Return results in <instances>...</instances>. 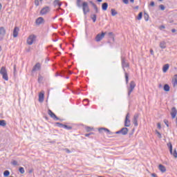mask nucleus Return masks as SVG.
Here are the masks:
<instances>
[{"instance_id":"obj_1","label":"nucleus","mask_w":177,"mask_h":177,"mask_svg":"<svg viewBox=\"0 0 177 177\" xmlns=\"http://www.w3.org/2000/svg\"><path fill=\"white\" fill-rule=\"evenodd\" d=\"M0 74L2 75L3 79H4L6 81H8L6 68H5L4 66H2L0 71Z\"/></svg>"},{"instance_id":"obj_2","label":"nucleus","mask_w":177,"mask_h":177,"mask_svg":"<svg viewBox=\"0 0 177 177\" xmlns=\"http://www.w3.org/2000/svg\"><path fill=\"white\" fill-rule=\"evenodd\" d=\"M82 8L83 9L84 15H85L90 11L88 4L86 1L83 2L82 4Z\"/></svg>"},{"instance_id":"obj_3","label":"nucleus","mask_w":177,"mask_h":177,"mask_svg":"<svg viewBox=\"0 0 177 177\" xmlns=\"http://www.w3.org/2000/svg\"><path fill=\"white\" fill-rule=\"evenodd\" d=\"M136 86V82L133 81H131L129 84V87L128 88L129 90V96L131 94V93L133 92V91L135 89Z\"/></svg>"},{"instance_id":"obj_4","label":"nucleus","mask_w":177,"mask_h":177,"mask_svg":"<svg viewBox=\"0 0 177 177\" xmlns=\"http://www.w3.org/2000/svg\"><path fill=\"white\" fill-rule=\"evenodd\" d=\"M36 37L33 35H31L30 36H29V37L27 39V44L28 45L31 46L34 41H35L36 40Z\"/></svg>"},{"instance_id":"obj_5","label":"nucleus","mask_w":177,"mask_h":177,"mask_svg":"<svg viewBox=\"0 0 177 177\" xmlns=\"http://www.w3.org/2000/svg\"><path fill=\"white\" fill-rule=\"evenodd\" d=\"M106 33L102 32V34L99 33L97 35V36H95V41L97 42H100L102 39H103V38H104V35H106Z\"/></svg>"},{"instance_id":"obj_6","label":"nucleus","mask_w":177,"mask_h":177,"mask_svg":"<svg viewBox=\"0 0 177 177\" xmlns=\"http://www.w3.org/2000/svg\"><path fill=\"white\" fill-rule=\"evenodd\" d=\"M122 66L124 69V71H125V68L129 67V64L128 62L126 61V59L123 57H122Z\"/></svg>"},{"instance_id":"obj_7","label":"nucleus","mask_w":177,"mask_h":177,"mask_svg":"<svg viewBox=\"0 0 177 177\" xmlns=\"http://www.w3.org/2000/svg\"><path fill=\"white\" fill-rule=\"evenodd\" d=\"M98 131L100 133H103V132H105L106 133H109V135H113V133L110 131L107 128H99Z\"/></svg>"},{"instance_id":"obj_8","label":"nucleus","mask_w":177,"mask_h":177,"mask_svg":"<svg viewBox=\"0 0 177 177\" xmlns=\"http://www.w3.org/2000/svg\"><path fill=\"white\" fill-rule=\"evenodd\" d=\"M130 116L129 113H127L126 118L124 119V127H130Z\"/></svg>"},{"instance_id":"obj_9","label":"nucleus","mask_w":177,"mask_h":177,"mask_svg":"<svg viewBox=\"0 0 177 177\" xmlns=\"http://www.w3.org/2000/svg\"><path fill=\"white\" fill-rule=\"evenodd\" d=\"M6 35V30L4 27H0V39H3Z\"/></svg>"},{"instance_id":"obj_10","label":"nucleus","mask_w":177,"mask_h":177,"mask_svg":"<svg viewBox=\"0 0 177 177\" xmlns=\"http://www.w3.org/2000/svg\"><path fill=\"white\" fill-rule=\"evenodd\" d=\"M48 114L49 116H50L51 118L54 119L55 120H59V118H57L56 114H55L50 109H48Z\"/></svg>"},{"instance_id":"obj_11","label":"nucleus","mask_w":177,"mask_h":177,"mask_svg":"<svg viewBox=\"0 0 177 177\" xmlns=\"http://www.w3.org/2000/svg\"><path fill=\"white\" fill-rule=\"evenodd\" d=\"M139 113H135L133 119V124H134L135 127L138 126V119L139 118Z\"/></svg>"},{"instance_id":"obj_12","label":"nucleus","mask_w":177,"mask_h":177,"mask_svg":"<svg viewBox=\"0 0 177 177\" xmlns=\"http://www.w3.org/2000/svg\"><path fill=\"white\" fill-rule=\"evenodd\" d=\"M170 115H171V118L174 119L177 115V110L176 107L171 108V111L170 112Z\"/></svg>"},{"instance_id":"obj_13","label":"nucleus","mask_w":177,"mask_h":177,"mask_svg":"<svg viewBox=\"0 0 177 177\" xmlns=\"http://www.w3.org/2000/svg\"><path fill=\"white\" fill-rule=\"evenodd\" d=\"M50 12V7H44L43 9L41 10L40 14L41 15H46Z\"/></svg>"},{"instance_id":"obj_14","label":"nucleus","mask_w":177,"mask_h":177,"mask_svg":"<svg viewBox=\"0 0 177 177\" xmlns=\"http://www.w3.org/2000/svg\"><path fill=\"white\" fill-rule=\"evenodd\" d=\"M40 70H41V64L39 63H37L36 65L33 66L32 72H36Z\"/></svg>"},{"instance_id":"obj_15","label":"nucleus","mask_w":177,"mask_h":177,"mask_svg":"<svg viewBox=\"0 0 177 177\" xmlns=\"http://www.w3.org/2000/svg\"><path fill=\"white\" fill-rule=\"evenodd\" d=\"M44 100V92L41 91L40 93H39V102H43Z\"/></svg>"},{"instance_id":"obj_16","label":"nucleus","mask_w":177,"mask_h":177,"mask_svg":"<svg viewBox=\"0 0 177 177\" xmlns=\"http://www.w3.org/2000/svg\"><path fill=\"white\" fill-rule=\"evenodd\" d=\"M122 136H126L129 133V129L128 128H122V129L120 130Z\"/></svg>"},{"instance_id":"obj_17","label":"nucleus","mask_w":177,"mask_h":177,"mask_svg":"<svg viewBox=\"0 0 177 177\" xmlns=\"http://www.w3.org/2000/svg\"><path fill=\"white\" fill-rule=\"evenodd\" d=\"M18 32H19V28L15 27V30H13V33H12V35H13L14 38H16V37H18V34H19Z\"/></svg>"},{"instance_id":"obj_18","label":"nucleus","mask_w":177,"mask_h":177,"mask_svg":"<svg viewBox=\"0 0 177 177\" xmlns=\"http://www.w3.org/2000/svg\"><path fill=\"white\" fill-rule=\"evenodd\" d=\"M44 23V19L43 17H39L36 20L37 25H40Z\"/></svg>"},{"instance_id":"obj_19","label":"nucleus","mask_w":177,"mask_h":177,"mask_svg":"<svg viewBox=\"0 0 177 177\" xmlns=\"http://www.w3.org/2000/svg\"><path fill=\"white\" fill-rule=\"evenodd\" d=\"M169 68V65L168 64H166L165 65H163L162 66V73H167V71Z\"/></svg>"},{"instance_id":"obj_20","label":"nucleus","mask_w":177,"mask_h":177,"mask_svg":"<svg viewBox=\"0 0 177 177\" xmlns=\"http://www.w3.org/2000/svg\"><path fill=\"white\" fill-rule=\"evenodd\" d=\"M172 84L174 88L177 86V75H174V78L172 80Z\"/></svg>"},{"instance_id":"obj_21","label":"nucleus","mask_w":177,"mask_h":177,"mask_svg":"<svg viewBox=\"0 0 177 177\" xmlns=\"http://www.w3.org/2000/svg\"><path fill=\"white\" fill-rule=\"evenodd\" d=\"M159 46L161 49H165L166 48V41H162L160 42Z\"/></svg>"},{"instance_id":"obj_22","label":"nucleus","mask_w":177,"mask_h":177,"mask_svg":"<svg viewBox=\"0 0 177 177\" xmlns=\"http://www.w3.org/2000/svg\"><path fill=\"white\" fill-rule=\"evenodd\" d=\"M158 169L162 173H165L166 171V168L162 165H159Z\"/></svg>"},{"instance_id":"obj_23","label":"nucleus","mask_w":177,"mask_h":177,"mask_svg":"<svg viewBox=\"0 0 177 177\" xmlns=\"http://www.w3.org/2000/svg\"><path fill=\"white\" fill-rule=\"evenodd\" d=\"M54 6H59L60 7L62 6V3L60 2V0H55L53 3Z\"/></svg>"},{"instance_id":"obj_24","label":"nucleus","mask_w":177,"mask_h":177,"mask_svg":"<svg viewBox=\"0 0 177 177\" xmlns=\"http://www.w3.org/2000/svg\"><path fill=\"white\" fill-rule=\"evenodd\" d=\"M108 8V3H104L102 4V9L104 11H106Z\"/></svg>"},{"instance_id":"obj_25","label":"nucleus","mask_w":177,"mask_h":177,"mask_svg":"<svg viewBox=\"0 0 177 177\" xmlns=\"http://www.w3.org/2000/svg\"><path fill=\"white\" fill-rule=\"evenodd\" d=\"M167 147H169V149L170 154L172 155L174 152H173V151H172V145H171V142L167 143Z\"/></svg>"},{"instance_id":"obj_26","label":"nucleus","mask_w":177,"mask_h":177,"mask_svg":"<svg viewBox=\"0 0 177 177\" xmlns=\"http://www.w3.org/2000/svg\"><path fill=\"white\" fill-rule=\"evenodd\" d=\"M6 121L4 120H0V127H6Z\"/></svg>"},{"instance_id":"obj_27","label":"nucleus","mask_w":177,"mask_h":177,"mask_svg":"<svg viewBox=\"0 0 177 177\" xmlns=\"http://www.w3.org/2000/svg\"><path fill=\"white\" fill-rule=\"evenodd\" d=\"M163 90H165V92H169V84H165V86H163Z\"/></svg>"},{"instance_id":"obj_28","label":"nucleus","mask_w":177,"mask_h":177,"mask_svg":"<svg viewBox=\"0 0 177 177\" xmlns=\"http://www.w3.org/2000/svg\"><path fill=\"white\" fill-rule=\"evenodd\" d=\"M108 35L109 37V38H113V42L115 41V35L113 32H109L108 33Z\"/></svg>"},{"instance_id":"obj_29","label":"nucleus","mask_w":177,"mask_h":177,"mask_svg":"<svg viewBox=\"0 0 177 177\" xmlns=\"http://www.w3.org/2000/svg\"><path fill=\"white\" fill-rule=\"evenodd\" d=\"M91 19H92V21H93V23L96 22L97 15H91Z\"/></svg>"},{"instance_id":"obj_30","label":"nucleus","mask_w":177,"mask_h":177,"mask_svg":"<svg viewBox=\"0 0 177 177\" xmlns=\"http://www.w3.org/2000/svg\"><path fill=\"white\" fill-rule=\"evenodd\" d=\"M118 15V12L115 9H111V15L115 17Z\"/></svg>"},{"instance_id":"obj_31","label":"nucleus","mask_w":177,"mask_h":177,"mask_svg":"<svg viewBox=\"0 0 177 177\" xmlns=\"http://www.w3.org/2000/svg\"><path fill=\"white\" fill-rule=\"evenodd\" d=\"M144 18H145V20L147 21L149 19V15L147 12H145Z\"/></svg>"},{"instance_id":"obj_32","label":"nucleus","mask_w":177,"mask_h":177,"mask_svg":"<svg viewBox=\"0 0 177 177\" xmlns=\"http://www.w3.org/2000/svg\"><path fill=\"white\" fill-rule=\"evenodd\" d=\"M124 78H126V84L129 83V75L126 72H124Z\"/></svg>"},{"instance_id":"obj_33","label":"nucleus","mask_w":177,"mask_h":177,"mask_svg":"<svg viewBox=\"0 0 177 177\" xmlns=\"http://www.w3.org/2000/svg\"><path fill=\"white\" fill-rule=\"evenodd\" d=\"M142 12L138 13V17H137L138 20L140 21L142 19Z\"/></svg>"},{"instance_id":"obj_34","label":"nucleus","mask_w":177,"mask_h":177,"mask_svg":"<svg viewBox=\"0 0 177 177\" xmlns=\"http://www.w3.org/2000/svg\"><path fill=\"white\" fill-rule=\"evenodd\" d=\"M3 174L4 175L5 177H7V176H9V175L10 174V172L6 170L4 171Z\"/></svg>"},{"instance_id":"obj_35","label":"nucleus","mask_w":177,"mask_h":177,"mask_svg":"<svg viewBox=\"0 0 177 177\" xmlns=\"http://www.w3.org/2000/svg\"><path fill=\"white\" fill-rule=\"evenodd\" d=\"M19 171L21 174H25V169L23 167H19Z\"/></svg>"},{"instance_id":"obj_36","label":"nucleus","mask_w":177,"mask_h":177,"mask_svg":"<svg viewBox=\"0 0 177 177\" xmlns=\"http://www.w3.org/2000/svg\"><path fill=\"white\" fill-rule=\"evenodd\" d=\"M156 134L158 136L159 139L162 138V135L160 134V133L159 131H158L157 130H156Z\"/></svg>"},{"instance_id":"obj_37","label":"nucleus","mask_w":177,"mask_h":177,"mask_svg":"<svg viewBox=\"0 0 177 177\" xmlns=\"http://www.w3.org/2000/svg\"><path fill=\"white\" fill-rule=\"evenodd\" d=\"M82 0H77V6L80 8L82 7Z\"/></svg>"},{"instance_id":"obj_38","label":"nucleus","mask_w":177,"mask_h":177,"mask_svg":"<svg viewBox=\"0 0 177 177\" xmlns=\"http://www.w3.org/2000/svg\"><path fill=\"white\" fill-rule=\"evenodd\" d=\"M63 128L66 129H68V130H71L72 129V127L68 126V125H64Z\"/></svg>"},{"instance_id":"obj_39","label":"nucleus","mask_w":177,"mask_h":177,"mask_svg":"<svg viewBox=\"0 0 177 177\" xmlns=\"http://www.w3.org/2000/svg\"><path fill=\"white\" fill-rule=\"evenodd\" d=\"M174 157V158H177V151L176 149H174V153H172V154Z\"/></svg>"},{"instance_id":"obj_40","label":"nucleus","mask_w":177,"mask_h":177,"mask_svg":"<svg viewBox=\"0 0 177 177\" xmlns=\"http://www.w3.org/2000/svg\"><path fill=\"white\" fill-rule=\"evenodd\" d=\"M43 79H44L43 77L39 75V76H38V82H39V83H41V82L43 81Z\"/></svg>"},{"instance_id":"obj_41","label":"nucleus","mask_w":177,"mask_h":177,"mask_svg":"<svg viewBox=\"0 0 177 177\" xmlns=\"http://www.w3.org/2000/svg\"><path fill=\"white\" fill-rule=\"evenodd\" d=\"M55 124L57 125L59 127H64V124H62L60 122H56Z\"/></svg>"},{"instance_id":"obj_42","label":"nucleus","mask_w":177,"mask_h":177,"mask_svg":"<svg viewBox=\"0 0 177 177\" xmlns=\"http://www.w3.org/2000/svg\"><path fill=\"white\" fill-rule=\"evenodd\" d=\"M55 124L57 125L59 127H64V124H62L60 122H56Z\"/></svg>"},{"instance_id":"obj_43","label":"nucleus","mask_w":177,"mask_h":177,"mask_svg":"<svg viewBox=\"0 0 177 177\" xmlns=\"http://www.w3.org/2000/svg\"><path fill=\"white\" fill-rule=\"evenodd\" d=\"M11 164H12V165L16 166V165H18V162H17V160H12V162H11Z\"/></svg>"},{"instance_id":"obj_44","label":"nucleus","mask_w":177,"mask_h":177,"mask_svg":"<svg viewBox=\"0 0 177 177\" xmlns=\"http://www.w3.org/2000/svg\"><path fill=\"white\" fill-rule=\"evenodd\" d=\"M159 8H160V9H161L162 10H165V6L162 5V4L160 5V6H159Z\"/></svg>"},{"instance_id":"obj_45","label":"nucleus","mask_w":177,"mask_h":177,"mask_svg":"<svg viewBox=\"0 0 177 177\" xmlns=\"http://www.w3.org/2000/svg\"><path fill=\"white\" fill-rule=\"evenodd\" d=\"M35 5H36V6H39V0H35Z\"/></svg>"},{"instance_id":"obj_46","label":"nucleus","mask_w":177,"mask_h":177,"mask_svg":"<svg viewBox=\"0 0 177 177\" xmlns=\"http://www.w3.org/2000/svg\"><path fill=\"white\" fill-rule=\"evenodd\" d=\"M90 3L91 4L92 6H93V8L97 7L96 4H95L93 1H90Z\"/></svg>"},{"instance_id":"obj_47","label":"nucleus","mask_w":177,"mask_h":177,"mask_svg":"<svg viewBox=\"0 0 177 177\" xmlns=\"http://www.w3.org/2000/svg\"><path fill=\"white\" fill-rule=\"evenodd\" d=\"M149 53H151V55H154V51L153 49L149 50Z\"/></svg>"},{"instance_id":"obj_48","label":"nucleus","mask_w":177,"mask_h":177,"mask_svg":"<svg viewBox=\"0 0 177 177\" xmlns=\"http://www.w3.org/2000/svg\"><path fill=\"white\" fill-rule=\"evenodd\" d=\"M122 1L124 4H129V0H122Z\"/></svg>"},{"instance_id":"obj_49","label":"nucleus","mask_w":177,"mask_h":177,"mask_svg":"<svg viewBox=\"0 0 177 177\" xmlns=\"http://www.w3.org/2000/svg\"><path fill=\"white\" fill-rule=\"evenodd\" d=\"M165 124H166V126H167V127H169V124H168V120H165Z\"/></svg>"},{"instance_id":"obj_50","label":"nucleus","mask_w":177,"mask_h":177,"mask_svg":"<svg viewBox=\"0 0 177 177\" xmlns=\"http://www.w3.org/2000/svg\"><path fill=\"white\" fill-rule=\"evenodd\" d=\"M150 6H155V3L154 1L151 2V3L149 4Z\"/></svg>"},{"instance_id":"obj_51","label":"nucleus","mask_w":177,"mask_h":177,"mask_svg":"<svg viewBox=\"0 0 177 177\" xmlns=\"http://www.w3.org/2000/svg\"><path fill=\"white\" fill-rule=\"evenodd\" d=\"M93 8L95 9V12L97 13L99 12V10L97 9V7H94Z\"/></svg>"},{"instance_id":"obj_52","label":"nucleus","mask_w":177,"mask_h":177,"mask_svg":"<svg viewBox=\"0 0 177 177\" xmlns=\"http://www.w3.org/2000/svg\"><path fill=\"white\" fill-rule=\"evenodd\" d=\"M158 128L159 129H161V124H160V122L158 123Z\"/></svg>"},{"instance_id":"obj_53","label":"nucleus","mask_w":177,"mask_h":177,"mask_svg":"<svg viewBox=\"0 0 177 177\" xmlns=\"http://www.w3.org/2000/svg\"><path fill=\"white\" fill-rule=\"evenodd\" d=\"M165 26H160V30H162V29H165Z\"/></svg>"},{"instance_id":"obj_54","label":"nucleus","mask_w":177,"mask_h":177,"mask_svg":"<svg viewBox=\"0 0 177 177\" xmlns=\"http://www.w3.org/2000/svg\"><path fill=\"white\" fill-rule=\"evenodd\" d=\"M92 134H93V133H88V134H85V136H86V137H88V136H90L92 135Z\"/></svg>"},{"instance_id":"obj_55","label":"nucleus","mask_w":177,"mask_h":177,"mask_svg":"<svg viewBox=\"0 0 177 177\" xmlns=\"http://www.w3.org/2000/svg\"><path fill=\"white\" fill-rule=\"evenodd\" d=\"M151 176H153V177H158L157 175L155 174H151Z\"/></svg>"},{"instance_id":"obj_56","label":"nucleus","mask_w":177,"mask_h":177,"mask_svg":"<svg viewBox=\"0 0 177 177\" xmlns=\"http://www.w3.org/2000/svg\"><path fill=\"white\" fill-rule=\"evenodd\" d=\"M120 133H121V131L120 130L119 131H116L115 132V134H120Z\"/></svg>"},{"instance_id":"obj_57","label":"nucleus","mask_w":177,"mask_h":177,"mask_svg":"<svg viewBox=\"0 0 177 177\" xmlns=\"http://www.w3.org/2000/svg\"><path fill=\"white\" fill-rule=\"evenodd\" d=\"M15 73H16V66L15 65V67H14V73L15 75Z\"/></svg>"},{"instance_id":"obj_58","label":"nucleus","mask_w":177,"mask_h":177,"mask_svg":"<svg viewBox=\"0 0 177 177\" xmlns=\"http://www.w3.org/2000/svg\"><path fill=\"white\" fill-rule=\"evenodd\" d=\"M176 32V29H172V30H171V32L174 33V32Z\"/></svg>"},{"instance_id":"obj_59","label":"nucleus","mask_w":177,"mask_h":177,"mask_svg":"<svg viewBox=\"0 0 177 177\" xmlns=\"http://www.w3.org/2000/svg\"><path fill=\"white\" fill-rule=\"evenodd\" d=\"M31 50V48H28V49H26V52H30Z\"/></svg>"},{"instance_id":"obj_60","label":"nucleus","mask_w":177,"mask_h":177,"mask_svg":"<svg viewBox=\"0 0 177 177\" xmlns=\"http://www.w3.org/2000/svg\"><path fill=\"white\" fill-rule=\"evenodd\" d=\"M89 100H87V99H86V100H84V103H85V102H88Z\"/></svg>"},{"instance_id":"obj_61","label":"nucleus","mask_w":177,"mask_h":177,"mask_svg":"<svg viewBox=\"0 0 177 177\" xmlns=\"http://www.w3.org/2000/svg\"><path fill=\"white\" fill-rule=\"evenodd\" d=\"M66 151L67 153H71V151H69L68 149H66Z\"/></svg>"},{"instance_id":"obj_62","label":"nucleus","mask_w":177,"mask_h":177,"mask_svg":"<svg viewBox=\"0 0 177 177\" xmlns=\"http://www.w3.org/2000/svg\"><path fill=\"white\" fill-rule=\"evenodd\" d=\"M130 2H131V3H133L135 2V0H130Z\"/></svg>"},{"instance_id":"obj_63","label":"nucleus","mask_w":177,"mask_h":177,"mask_svg":"<svg viewBox=\"0 0 177 177\" xmlns=\"http://www.w3.org/2000/svg\"><path fill=\"white\" fill-rule=\"evenodd\" d=\"M158 87H159V88H162V84H159V85H158Z\"/></svg>"},{"instance_id":"obj_64","label":"nucleus","mask_w":177,"mask_h":177,"mask_svg":"<svg viewBox=\"0 0 177 177\" xmlns=\"http://www.w3.org/2000/svg\"><path fill=\"white\" fill-rule=\"evenodd\" d=\"M176 126H177V117H176Z\"/></svg>"}]
</instances>
